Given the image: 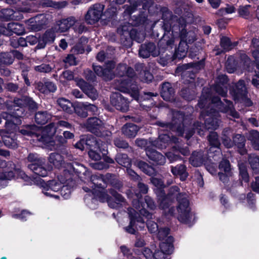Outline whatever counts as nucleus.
<instances>
[{
    "instance_id": "obj_1",
    "label": "nucleus",
    "mask_w": 259,
    "mask_h": 259,
    "mask_svg": "<svg viewBox=\"0 0 259 259\" xmlns=\"http://www.w3.org/2000/svg\"><path fill=\"white\" fill-rule=\"evenodd\" d=\"M198 105L200 108H206L207 114L204 115V119L205 126L208 130H215L219 126L218 113L212 111L214 107L216 108L214 110H218L227 113L234 118L239 117L238 113L233 108L232 102L227 99H224L223 101H221L218 97L211 98L204 90L202 92Z\"/></svg>"
},
{
    "instance_id": "obj_2",
    "label": "nucleus",
    "mask_w": 259,
    "mask_h": 259,
    "mask_svg": "<svg viewBox=\"0 0 259 259\" xmlns=\"http://www.w3.org/2000/svg\"><path fill=\"white\" fill-rule=\"evenodd\" d=\"M60 182L56 180L49 181L46 183L44 181L40 182V187L42 192L47 196L53 197L55 199H59V195L55 194L61 190L60 193L64 199L69 198L70 194V190L66 186H62L65 182L64 180H60Z\"/></svg>"
},
{
    "instance_id": "obj_3",
    "label": "nucleus",
    "mask_w": 259,
    "mask_h": 259,
    "mask_svg": "<svg viewBox=\"0 0 259 259\" xmlns=\"http://www.w3.org/2000/svg\"><path fill=\"white\" fill-rule=\"evenodd\" d=\"M184 120V115L180 112H176L173 115L172 122L167 123L158 121L157 124L159 126L165 128L166 130H171L172 131L177 130L179 135L182 136L184 132L186 133V138L189 139L194 134L193 130H188L184 129L183 125L181 123Z\"/></svg>"
},
{
    "instance_id": "obj_4",
    "label": "nucleus",
    "mask_w": 259,
    "mask_h": 259,
    "mask_svg": "<svg viewBox=\"0 0 259 259\" xmlns=\"http://www.w3.org/2000/svg\"><path fill=\"white\" fill-rule=\"evenodd\" d=\"M56 132V126L54 123H51L44 127H37L36 132V140L46 145L51 150H56L58 148L57 145H55V142L52 140L53 137Z\"/></svg>"
},
{
    "instance_id": "obj_5",
    "label": "nucleus",
    "mask_w": 259,
    "mask_h": 259,
    "mask_svg": "<svg viewBox=\"0 0 259 259\" xmlns=\"http://www.w3.org/2000/svg\"><path fill=\"white\" fill-rule=\"evenodd\" d=\"M2 168H7L5 171L0 172V189L7 186V181L14 179L16 176L23 177L24 172L12 161L6 162L2 161L1 163Z\"/></svg>"
},
{
    "instance_id": "obj_6",
    "label": "nucleus",
    "mask_w": 259,
    "mask_h": 259,
    "mask_svg": "<svg viewBox=\"0 0 259 259\" xmlns=\"http://www.w3.org/2000/svg\"><path fill=\"white\" fill-rule=\"evenodd\" d=\"M30 163L27 167L36 175L45 177L48 175V169L46 166V159L40 157L36 153H29L26 158Z\"/></svg>"
},
{
    "instance_id": "obj_7",
    "label": "nucleus",
    "mask_w": 259,
    "mask_h": 259,
    "mask_svg": "<svg viewBox=\"0 0 259 259\" xmlns=\"http://www.w3.org/2000/svg\"><path fill=\"white\" fill-rule=\"evenodd\" d=\"M83 126L88 131L99 137L106 138L110 137L111 135V132L105 127L103 122L96 117L88 118L83 123Z\"/></svg>"
},
{
    "instance_id": "obj_8",
    "label": "nucleus",
    "mask_w": 259,
    "mask_h": 259,
    "mask_svg": "<svg viewBox=\"0 0 259 259\" xmlns=\"http://www.w3.org/2000/svg\"><path fill=\"white\" fill-rule=\"evenodd\" d=\"M178 220L182 223L188 224L190 222L192 214L190 212L188 196L186 193L180 194L178 197Z\"/></svg>"
},
{
    "instance_id": "obj_9",
    "label": "nucleus",
    "mask_w": 259,
    "mask_h": 259,
    "mask_svg": "<svg viewBox=\"0 0 259 259\" xmlns=\"http://www.w3.org/2000/svg\"><path fill=\"white\" fill-rule=\"evenodd\" d=\"M115 88L119 91L130 94L137 101L139 99V88L132 79L119 78L115 80Z\"/></svg>"
},
{
    "instance_id": "obj_10",
    "label": "nucleus",
    "mask_w": 259,
    "mask_h": 259,
    "mask_svg": "<svg viewBox=\"0 0 259 259\" xmlns=\"http://www.w3.org/2000/svg\"><path fill=\"white\" fill-rule=\"evenodd\" d=\"M184 193H180V189L177 186H173L169 189L168 193L167 196H161L158 198L160 202L159 207L161 209H163L167 215H173L175 212V208L170 207L169 199L171 198L176 197L178 200V197L180 194H184Z\"/></svg>"
},
{
    "instance_id": "obj_11",
    "label": "nucleus",
    "mask_w": 259,
    "mask_h": 259,
    "mask_svg": "<svg viewBox=\"0 0 259 259\" xmlns=\"http://www.w3.org/2000/svg\"><path fill=\"white\" fill-rule=\"evenodd\" d=\"M133 206L141 215L148 219L147 226L148 230L152 233L156 232L159 230L158 225L155 222L149 220L153 218V214L146 210L145 204L141 203L138 199H134Z\"/></svg>"
},
{
    "instance_id": "obj_12",
    "label": "nucleus",
    "mask_w": 259,
    "mask_h": 259,
    "mask_svg": "<svg viewBox=\"0 0 259 259\" xmlns=\"http://www.w3.org/2000/svg\"><path fill=\"white\" fill-rule=\"evenodd\" d=\"M104 7L100 4H96L88 10L85 20L88 24H94L99 21L101 18Z\"/></svg>"
},
{
    "instance_id": "obj_13",
    "label": "nucleus",
    "mask_w": 259,
    "mask_h": 259,
    "mask_svg": "<svg viewBox=\"0 0 259 259\" xmlns=\"http://www.w3.org/2000/svg\"><path fill=\"white\" fill-rule=\"evenodd\" d=\"M177 33V32L175 31L174 28L172 31L166 30L165 31L163 37L158 43L160 52H164L166 50L172 49L174 45Z\"/></svg>"
},
{
    "instance_id": "obj_14",
    "label": "nucleus",
    "mask_w": 259,
    "mask_h": 259,
    "mask_svg": "<svg viewBox=\"0 0 259 259\" xmlns=\"http://www.w3.org/2000/svg\"><path fill=\"white\" fill-rule=\"evenodd\" d=\"M3 118L5 119V130L8 134H12L17 131L18 125L21 123V120L18 116L10 114L7 112L2 113Z\"/></svg>"
},
{
    "instance_id": "obj_15",
    "label": "nucleus",
    "mask_w": 259,
    "mask_h": 259,
    "mask_svg": "<svg viewBox=\"0 0 259 259\" xmlns=\"http://www.w3.org/2000/svg\"><path fill=\"white\" fill-rule=\"evenodd\" d=\"M110 102L118 110L125 112L128 109L129 102L119 93L112 94L110 97Z\"/></svg>"
},
{
    "instance_id": "obj_16",
    "label": "nucleus",
    "mask_w": 259,
    "mask_h": 259,
    "mask_svg": "<svg viewBox=\"0 0 259 259\" xmlns=\"http://www.w3.org/2000/svg\"><path fill=\"white\" fill-rule=\"evenodd\" d=\"M49 15L45 14H40L31 18L28 21L29 28L35 31H39L49 23Z\"/></svg>"
},
{
    "instance_id": "obj_17",
    "label": "nucleus",
    "mask_w": 259,
    "mask_h": 259,
    "mask_svg": "<svg viewBox=\"0 0 259 259\" xmlns=\"http://www.w3.org/2000/svg\"><path fill=\"white\" fill-rule=\"evenodd\" d=\"M95 72L98 76H102L106 80H111L113 77L112 69L114 68L115 64L113 61H109L106 63L105 68L103 69L100 66L93 65Z\"/></svg>"
},
{
    "instance_id": "obj_18",
    "label": "nucleus",
    "mask_w": 259,
    "mask_h": 259,
    "mask_svg": "<svg viewBox=\"0 0 259 259\" xmlns=\"http://www.w3.org/2000/svg\"><path fill=\"white\" fill-rule=\"evenodd\" d=\"M25 32V29L22 24L18 23H10L7 27L0 26V34L5 35H11L13 33L22 35Z\"/></svg>"
},
{
    "instance_id": "obj_19",
    "label": "nucleus",
    "mask_w": 259,
    "mask_h": 259,
    "mask_svg": "<svg viewBox=\"0 0 259 259\" xmlns=\"http://www.w3.org/2000/svg\"><path fill=\"white\" fill-rule=\"evenodd\" d=\"M85 142L86 146H89L90 149L98 148L103 155L107 154V146L105 142H102L100 140H97L91 135L87 137Z\"/></svg>"
},
{
    "instance_id": "obj_20",
    "label": "nucleus",
    "mask_w": 259,
    "mask_h": 259,
    "mask_svg": "<svg viewBox=\"0 0 259 259\" xmlns=\"http://www.w3.org/2000/svg\"><path fill=\"white\" fill-rule=\"evenodd\" d=\"M171 142L174 143H178V139L172 136L170 137L168 135L163 134L160 135L157 139L153 140L152 146L162 149L165 148L168 143Z\"/></svg>"
},
{
    "instance_id": "obj_21",
    "label": "nucleus",
    "mask_w": 259,
    "mask_h": 259,
    "mask_svg": "<svg viewBox=\"0 0 259 259\" xmlns=\"http://www.w3.org/2000/svg\"><path fill=\"white\" fill-rule=\"evenodd\" d=\"M76 85L92 100H95L98 97L97 91L91 85L89 84L82 79L75 80Z\"/></svg>"
},
{
    "instance_id": "obj_22",
    "label": "nucleus",
    "mask_w": 259,
    "mask_h": 259,
    "mask_svg": "<svg viewBox=\"0 0 259 259\" xmlns=\"http://www.w3.org/2000/svg\"><path fill=\"white\" fill-rule=\"evenodd\" d=\"M109 192L110 194L112 195V196H113L116 201H113L111 198L109 197L108 194L105 193L101 194V195H103L104 197L103 199H101V200L102 201L105 200L107 201L108 203V205L111 208H118L120 206V203L124 202L123 197L120 194L117 193L112 189H110Z\"/></svg>"
},
{
    "instance_id": "obj_23",
    "label": "nucleus",
    "mask_w": 259,
    "mask_h": 259,
    "mask_svg": "<svg viewBox=\"0 0 259 259\" xmlns=\"http://www.w3.org/2000/svg\"><path fill=\"white\" fill-rule=\"evenodd\" d=\"M160 53V51L156 48L155 45L151 42L142 45L139 51L140 57L144 58H148L150 55L157 56Z\"/></svg>"
},
{
    "instance_id": "obj_24",
    "label": "nucleus",
    "mask_w": 259,
    "mask_h": 259,
    "mask_svg": "<svg viewBox=\"0 0 259 259\" xmlns=\"http://www.w3.org/2000/svg\"><path fill=\"white\" fill-rule=\"evenodd\" d=\"M76 19L74 17H69L66 19H63L56 22L54 26V30L56 32H64L75 24Z\"/></svg>"
},
{
    "instance_id": "obj_25",
    "label": "nucleus",
    "mask_w": 259,
    "mask_h": 259,
    "mask_svg": "<svg viewBox=\"0 0 259 259\" xmlns=\"http://www.w3.org/2000/svg\"><path fill=\"white\" fill-rule=\"evenodd\" d=\"M56 32L54 27L46 31L43 35L39 37L37 48L39 49H44L47 44L53 43L55 39Z\"/></svg>"
},
{
    "instance_id": "obj_26",
    "label": "nucleus",
    "mask_w": 259,
    "mask_h": 259,
    "mask_svg": "<svg viewBox=\"0 0 259 259\" xmlns=\"http://www.w3.org/2000/svg\"><path fill=\"white\" fill-rule=\"evenodd\" d=\"M228 82V78L226 75H219L216 80V84L214 89L215 92L222 97H225L227 94V89L226 84Z\"/></svg>"
},
{
    "instance_id": "obj_27",
    "label": "nucleus",
    "mask_w": 259,
    "mask_h": 259,
    "mask_svg": "<svg viewBox=\"0 0 259 259\" xmlns=\"http://www.w3.org/2000/svg\"><path fill=\"white\" fill-rule=\"evenodd\" d=\"M128 214L130 217V223L128 227L125 228V230L131 234H134L135 232V230L134 228V226L135 225L136 221L139 222H143V220L142 218L139 215V213L137 212L138 211L133 208H130L128 210Z\"/></svg>"
},
{
    "instance_id": "obj_28",
    "label": "nucleus",
    "mask_w": 259,
    "mask_h": 259,
    "mask_svg": "<svg viewBox=\"0 0 259 259\" xmlns=\"http://www.w3.org/2000/svg\"><path fill=\"white\" fill-rule=\"evenodd\" d=\"M36 88L41 93L48 94L54 92L57 89L56 85L52 82L47 81L45 83L39 81L36 83Z\"/></svg>"
},
{
    "instance_id": "obj_29",
    "label": "nucleus",
    "mask_w": 259,
    "mask_h": 259,
    "mask_svg": "<svg viewBox=\"0 0 259 259\" xmlns=\"http://www.w3.org/2000/svg\"><path fill=\"white\" fill-rule=\"evenodd\" d=\"M5 130H0V136L6 146L9 148L15 149L18 146V143L15 139L11 137Z\"/></svg>"
},
{
    "instance_id": "obj_30",
    "label": "nucleus",
    "mask_w": 259,
    "mask_h": 259,
    "mask_svg": "<svg viewBox=\"0 0 259 259\" xmlns=\"http://www.w3.org/2000/svg\"><path fill=\"white\" fill-rule=\"evenodd\" d=\"M146 155L150 159L155 162L158 164L162 165L165 162V157L161 153L152 149L151 148L147 150Z\"/></svg>"
},
{
    "instance_id": "obj_31",
    "label": "nucleus",
    "mask_w": 259,
    "mask_h": 259,
    "mask_svg": "<svg viewBox=\"0 0 259 259\" xmlns=\"http://www.w3.org/2000/svg\"><path fill=\"white\" fill-rule=\"evenodd\" d=\"M136 71L138 72V77L142 81L149 82L153 79L152 74L144 68L142 65H140L137 67Z\"/></svg>"
},
{
    "instance_id": "obj_32",
    "label": "nucleus",
    "mask_w": 259,
    "mask_h": 259,
    "mask_svg": "<svg viewBox=\"0 0 259 259\" xmlns=\"http://www.w3.org/2000/svg\"><path fill=\"white\" fill-rule=\"evenodd\" d=\"M161 95L164 100L170 101L173 99L174 90L169 83L165 82L162 84Z\"/></svg>"
},
{
    "instance_id": "obj_33",
    "label": "nucleus",
    "mask_w": 259,
    "mask_h": 259,
    "mask_svg": "<svg viewBox=\"0 0 259 259\" xmlns=\"http://www.w3.org/2000/svg\"><path fill=\"white\" fill-rule=\"evenodd\" d=\"M247 94V90L243 80H239L236 85V88L234 91V98L239 100L244 97Z\"/></svg>"
},
{
    "instance_id": "obj_34",
    "label": "nucleus",
    "mask_w": 259,
    "mask_h": 259,
    "mask_svg": "<svg viewBox=\"0 0 259 259\" xmlns=\"http://www.w3.org/2000/svg\"><path fill=\"white\" fill-rule=\"evenodd\" d=\"M171 172L174 176H179L181 181H185L188 176L186 171V167L183 164L171 166Z\"/></svg>"
},
{
    "instance_id": "obj_35",
    "label": "nucleus",
    "mask_w": 259,
    "mask_h": 259,
    "mask_svg": "<svg viewBox=\"0 0 259 259\" xmlns=\"http://www.w3.org/2000/svg\"><path fill=\"white\" fill-rule=\"evenodd\" d=\"M90 187L92 190H95L96 188H101L103 187V183H104L105 179L103 176L99 174L92 175L90 177Z\"/></svg>"
},
{
    "instance_id": "obj_36",
    "label": "nucleus",
    "mask_w": 259,
    "mask_h": 259,
    "mask_svg": "<svg viewBox=\"0 0 259 259\" xmlns=\"http://www.w3.org/2000/svg\"><path fill=\"white\" fill-rule=\"evenodd\" d=\"M138 131V127L133 123H127L122 128L123 134L128 138L135 137Z\"/></svg>"
},
{
    "instance_id": "obj_37",
    "label": "nucleus",
    "mask_w": 259,
    "mask_h": 259,
    "mask_svg": "<svg viewBox=\"0 0 259 259\" xmlns=\"http://www.w3.org/2000/svg\"><path fill=\"white\" fill-rule=\"evenodd\" d=\"M204 159L202 152H194L190 158V162L194 166H199L203 164Z\"/></svg>"
},
{
    "instance_id": "obj_38",
    "label": "nucleus",
    "mask_w": 259,
    "mask_h": 259,
    "mask_svg": "<svg viewBox=\"0 0 259 259\" xmlns=\"http://www.w3.org/2000/svg\"><path fill=\"white\" fill-rule=\"evenodd\" d=\"M48 160L51 163L57 168L62 167L64 163V158L61 155L57 153H51Z\"/></svg>"
},
{
    "instance_id": "obj_39",
    "label": "nucleus",
    "mask_w": 259,
    "mask_h": 259,
    "mask_svg": "<svg viewBox=\"0 0 259 259\" xmlns=\"http://www.w3.org/2000/svg\"><path fill=\"white\" fill-rule=\"evenodd\" d=\"M188 46L185 41H180L179 47L176 50L173 57L174 59H181L186 56Z\"/></svg>"
},
{
    "instance_id": "obj_40",
    "label": "nucleus",
    "mask_w": 259,
    "mask_h": 259,
    "mask_svg": "<svg viewBox=\"0 0 259 259\" xmlns=\"http://www.w3.org/2000/svg\"><path fill=\"white\" fill-rule=\"evenodd\" d=\"M172 242L173 238L172 237H168L165 241H163L160 244L161 250L166 254H171L174 249Z\"/></svg>"
},
{
    "instance_id": "obj_41",
    "label": "nucleus",
    "mask_w": 259,
    "mask_h": 259,
    "mask_svg": "<svg viewBox=\"0 0 259 259\" xmlns=\"http://www.w3.org/2000/svg\"><path fill=\"white\" fill-rule=\"evenodd\" d=\"M51 115L47 111H39L35 114V120L40 124L46 123L51 118Z\"/></svg>"
},
{
    "instance_id": "obj_42",
    "label": "nucleus",
    "mask_w": 259,
    "mask_h": 259,
    "mask_svg": "<svg viewBox=\"0 0 259 259\" xmlns=\"http://www.w3.org/2000/svg\"><path fill=\"white\" fill-rule=\"evenodd\" d=\"M37 127L34 125H27L19 131V132L23 135L32 137L36 138V132Z\"/></svg>"
},
{
    "instance_id": "obj_43",
    "label": "nucleus",
    "mask_w": 259,
    "mask_h": 259,
    "mask_svg": "<svg viewBox=\"0 0 259 259\" xmlns=\"http://www.w3.org/2000/svg\"><path fill=\"white\" fill-rule=\"evenodd\" d=\"M245 138L240 134H237L233 137V143L240 149L239 152L241 154L246 153V151L243 149L245 145Z\"/></svg>"
},
{
    "instance_id": "obj_44",
    "label": "nucleus",
    "mask_w": 259,
    "mask_h": 259,
    "mask_svg": "<svg viewBox=\"0 0 259 259\" xmlns=\"http://www.w3.org/2000/svg\"><path fill=\"white\" fill-rule=\"evenodd\" d=\"M115 160L119 164L123 166L128 167L131 165V160L126 154H117Z\"/></svg>"
},
{
    "instance_id": "obj_45",
    "label": "nucleus",
    "mask_w": 259,
    "mask_h": 259,
    "mask_svg": "<svg viewBox=\"0 0 259 259\" xmlns=\"http://www.w3.org/2000/svg\"><path fill=\"white\" fill-rule=\"evenodd\" d=\"M252 47L257 50H252V55L256 63V66L259 70V39L253 38L252 40Z\"/></svg>"
},
{
    "instance_id": "obj_46",
    "label": "nucleus",
    "mask_w": 259,
    "mask_h": 259,
    "mask_svg": "<svg viewBox=\"0 0 259 259\" xmlns=\"http://www.w3.org/2000/svg\"><path fill=\"white\" fill-rule=\"evenodd\" d=\"M136 164L144 172L148 175H152L155 172L154 168L144 161H137Z\"/></svg>"
},
{
    "instance_id": "obj_47",
    "label": "nucleus",
    "mask_w": 259,
    "mask_h": 259,
    "mask_svg": "<svg viewBox=\"0 0 259 259\" xmlns=\"http://www.w3.org/2000/svg\"><path fill=\"white\" fill-rule=\"evenodd\" d=\"M75 112L81 117H86L88 114L85 108V104L83 102H79L76 104L74 107Z\"/></svg>"
},
{
    "instance_id": "obj_48",
    "label": "nucleus",
    "mask_w": 259,
    "mask_h": 259,
    "mask_svg": "<svg viewBox=\"0 0 259 259\" xmlns=\"http://www.w3.org/2000/svg\"><path fill=\"white\" fill-rule=\"evenodd\" d=\"M57 103L64 111L68 113L72 112V104L68 100L63 98H59L57 100Z\"/></svg>"
},
{
    "instance_id": "obj_49",
    "label": "nucleus",
    "mask_w": 259,
    "mask_h": 259,
    "mask_svg": "<svg viewBox=\"0 0 259 259\" xmlns=\"http://www.w3.org/2000/svg\"><path fill=\"white\" fill-rule=\"evenodd\" d=\"M237 44V42L231 43L230 39L227 37H223L221 39V46L225 52L231 50Z\"/></svg>"
},
{
    "instance_id": "obj_50",
    "label": "nucleus",
    "mask_w": 259,
    "mask_h": 259,
    "mask_svg": "<svg viewBox=\"0 0 259 259\" xmlns=\"http://www.w3.org/2000/svg\"><path fill=\"white\" fill-rule=\"evenodd\" d=\"M248 160L254 172L259 173V157L254 155H251Z\"/></svg>"
},
{
    "instance_id": "obj_51",
    "label": "nucleus",
    "mask_w": 259,
    "mask_h": 259,
    "mask_svg": "<svg viewBox=\"0 0 259 259\" xmlns=\"http://www.w3.org/2000/svg\"><path fill=\"white\" fill-rule=\"evenodd\" d=\"M249 140L253 148L259 150V133L256 131H253L250 133Z\"/></svg>"
},
{
    "instance_id": "obj_52",
    "label": "nucleus",
    "mask_w": 259,
    "mask_h": 259,
    "mask_svg": "<svg viewBox=\"0 0 259 259\" xmlns=\"http://www.w3.org/2000/svg\"><path fill=\"white\" fill-rule=\"evenodd\" d=\"M14 61L13 54L9 53H0V62L4 64L10 65Z\"/></svg>"
},
{
    "instance_id": "obj_53",
    "label": "nucleus",
    "mask_w": 259,
    "mask_h": 259,
    "mask_svg": "<svg viewBox=\"0 0 259 259\" xmlns=\"http://www.w3.org/2000/svg\"><path fill=\"white\" fill-rule=\"evenodd\" d=\"M153 143V140L150 139L149 141H147L144 139H138L136 140V145L141 148H145L146 151L148 149H150Z\"/></svg>"
},
{
    "instance_id": "obj_54",
    "label": "nucleus",
    "mask_w": 259,
    "mask_h": 259,
    "mask_svg": "<svg viewBox=\"0 0 259 259\" xmlns=\"http://www.w3.org/2000/svg\"><path fill=\"white\" fill-rule=\"evenodd\" d=\"M89 157L94 160H100L102 156H104L100 152V149L98 148H94L90 149L89 151Z\"/></svg>"
},
{
    "instance_id": "obj_55",
    "label": "nucleus",
    "mask_w": 259,
    "mask_h": 259,
    "mask_svg": "<svg viewBox=\"0 0 259 259\" xmlns=\"http://www.w3.org/2000/svg\"><path fill=\"white\" fill-rule=\"evenodd\" d=\"M226 68L229 73H233L236 69L234 59L233 57H229L226 62Z\"/></svg>"
},
{
    "instance_id": "obj_56",
    "label": "nucleus",
    "mask_w": 259,
    "mask_h": 259,
    "mask_svg": "<svg viewBox=\"0 0 259 259\" xmlns=\"http://www.w3.org/2000/svg\"><path fill=\"white\" fill-rule=\"evenodd\" d=\"M72 27H73L74 32L78 34L82 33L87 30L84 23L76 19L75 24Z\"/></svg>"
},
{
    "instance_id": "obj_57",
    "label": "nucleus",
    "mask_w": 259,
    "mask_h": 259,
    "mask_svg": "<svg viewBox=\"0 0 259 259\" xmlns=\"http://www.w3.org/2000/svg\"><path fill=\"white\" fill-rule=\"evenodd\" d=\"M208 140L210 145L214 147L218 148L220 145V143L218 140V136L216 132L210 133Z\"/></svg>"
},
{
    "instance_id": "obj_58",
    "label": "nucleus",
    "mask_w": 259,
    "mask_h": 259,
    "mask_svg": "<svg viewBox=\"0 0 259 259\" xmlns=\"http://www.w3.org/2000/svg\"><path fill=\"white\" fill-rule=\"evenodd\" d=\"M2 17L6 20L13 19L15 18V12L11 9H5L2 10Z\"/></svg>"
},
{
    "instance_id": "obj_59",
    "label": "nucleus",
    "mask_w": 259,
    "mask_h": 259,
    "mask_svg": "<svg viewBox=\"0 0 259 259\" xmlns=\"http://www.w3.org/2000/svg\"><path fill=\"white\" fill-rule=\"evenodd\" d=\"M36 71L41 73H49L52 70V67L47 64H42L40 65L36 66L34 67Z\"/></svg>"
},
{
    "instance_id": "obj_60",
    "label": "nucleus",
    "mask_w": 259,
    "mask_h": 259,
    "mask_svg": "<svg viewBox=\"0 0 259 259\" xmlns=\"http://www.w3.org/2000/svg\"><path fill=\"white\" fill-rule=\"evenodd\" d=\"M74 78L73 73L70 70H66L60 75V81L63 82L65 80H71Z\"/></svg>"
},
{
    "instance_id": "obj_61",
    "label": "nucleus",
    "mask_w": 259,
    "mask_h": 259,
    "mask_svg": "<svg viewBox=\"0 0 259 259\" xmlns=\"http://www.w3.org/2000/svg\"><path fill=\"white\" fill-rule=\"evenodd\" d=\"M240 174L243 181L245 182H248L249 181L248 175L247 172V169L244 164L241 163L239 165Z\"/></svg>"
},
{
    "instance_id": "obj_62",
    "label": "nucleus",
    "mask_w": 259,
    "mask_h": 259,
    "mask_svg": "<svg viewBox=\"0 0 259 259\" xmlns=\"http://www.w3.org/2000/svg\"><path fill=\"white\" fill-rule=\"evenodd\" d=\"M219 168L225 173L229 174L231 171L229 161L226 159L223 160L219 165Z\"/></svg>"
},
{
    "instance_id": "obj_63",
    "label": "nucleus",
    "mask_w": 259,
    "mask_h": 259,
    "mask_svg": "<svg viewBox=\"0 0 259 259\" xmlns=\"http://www.w3.org/2000/svg\"><path fill=\"white\" fill-rule=\"evenodd\" d=\"M169 234V229L166 228H160L158 230L157 237L159 240H166L168 238Z\"/></svg>"
},
{
    "instance_id": "obj_64",
    "label": "nucleus",
    "mask_w": 259,
    "mask_h": 259,
    "mask_svg": "<svg viewBox=\"0 0 259 259\" xmlns=\"http://www.w3.org/2000/svg\"><path fill=\"white\" fill-rule=\"evenodd\" d=\"M145 203L146 204L147 208L150 210H154L156 207L153 200L149 196H145Z\"/></svg>"
}]
</instances>
